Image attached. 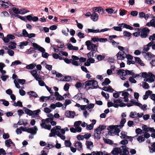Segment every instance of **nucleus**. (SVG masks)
<instances>
[{
    "label": "nucleus",
    "instance_id": "29",
    "mask_svg": "<svg viewBox=\"0 0 155 155\" xmlns=\"http://www.w3.org/2000/svg\"><path fill=\"white\" fill-rule=\"evenodd\" d=\"M107 107H114L115 108H117L119 107V105L117 104H114L113 102H108L107 103Z\"/></svg>",
    "mask_w": 155,
    "mask_h": 155
},
{
    "label": "nucleus",
    "instance_id": "1",
    "mask_svg": "<svg viewBox=\"0 0 155 155\" xmlns=\"http://www.w3.org/2000/svg\"><path fill=\"white\" fill-rule=\"evenodd\" d=\"M85 44L87 46V49L91 51L90 52L87 54V57L88 58L95 57L97 55L96 53L98 51L97 45L92 43L90 40L87 41L85 42Z\"/></svg>",
    "mask_w": 155,
    "mask_h": 155
},
{
    "label": "nucleus",
    "instance_id": "19",
    "mask_svg": "<svg viewBox=\"0 0 155 155\" xmlns=\"http://www.w3.org/2000/svg\"><path fill=\"white\" fill-rule=\"evenodd\" d=\"M32 113L31 116L32 118L38 117H39L38 113L41 112L40 109H38L36 110L32 111Z\"/></svg>",
    "mask_w": 155,
    "mask_h": 155
},
{
    "label": "nucleus",
    "instance_id": "41",
    "mask_svg": "<svg viewBox=\"0 0 155 155\" xmlns=\"http://www.w3.org/2000/svg\"><path fill=\"white\" fill-rule=\"evenodd\" d=\"M77 32H78L77 35L80 38H84V34L82 33L80 30H78Z\"/></svg>",
    "mask_w": 155,
    "mask_h": 155
},
{
    "label": "nucleus",
    "instance_id": "9",
    "mask_svg": "<svg viewBox=\"0 0 155 155\" xmlns=\"http://www.w3.org/2000/svg\"><path fill=\"white\" fill-rule=\"evenodd\" d=\"M38 70H33L30 71V72L32 75L35 78L36 80L38 79H41L39 75L37 73Z\"/></svg>",
    "mask_w": 155,
    "mask_h": 155
},
{
    "label": "nucleus",
    "instance_id": "4",
    "mask_svg": "<svg viewBox=\"0 0 155 155\" xmlns=\"http://www.w3.org/2000/svg\"><path fill=\"white\" fill-rule=\"evenodd\" d=\"M150 31V29L147 27H144L142 28L140 32V36L142 38H146Z\"/></svg>",
    "mask_w": 155,
    "mask_h": 155
},
{
    "label": "nucleus",
    "instance_id": "8",
    "mask_svg": "<svg viewBox=\"0 0 155 155\" xmlns=\"http://www.w3.org/2000/svg\"><path fill=\"white\" fill-rule=\"evenodd\" d=\"M119 93H122V96L123 97V98L124 99V101L127 102L128 101V96L129 94V93L125 90L123 91L119 92Z\"/></svg>",
    "mask_w": 155,
    "mask_h": 155
},
{
    "label": "nucleus",
    "instance_id": "35",
    "mask_svg": "<svg viewBox=\"0 0 155 155\" xmlns=\"http://www.w3.org/2000/svg\"><path fill=\"white\" fill-rule=\"evenodd\" d=\"M117 126L118 125L114 126V127L113 128V129L114 130L115 134H118V135H119L118 134L120 131V130L118 128L119 127Z\"/></svg>",
    "mask_w": 155,
    "mask_h": 155
},
{
    "label": "nucleus",
    "instance_id": "55",
    "mask_svg": "<svg viewBox=\"0 0 155 155\" xmlns=\"http://www.w3.org/2000/svg\"><path fill=\"white\" fill-rule=\"evenodd\" d=\"M137 140L139 142L141 143L144 141L145 138L140 136L137 138Z\"/></svg>",
    "mask_w": 155,
    "mask_h": 155
},
{
    "label": "nucleus",
    "instance_id": "23",
    "mask_svg": "<svg viewBox=\"0 0 155 155\" xmlns=\"http://www.w3.org/2000/svg\"><path fill=\"white\" fill-rule=\"evenodd\" d=\"M93 10L98 12L99 13L102 14L104 13V10L103 9L100 7H94L93 8Z\"/></svg>",
    "mask_w": 155,
    "mask_h": 155
},
{
    "label": "nucleus",
    "instance_id": "24",
    "mask_svg": "<svg viewBox=\"0 0 155 155\" xmlns=\"http://www.w3.org/2000/svg\"><path fill=\"white\" fill-rule=\"evenodd\" d=\"M75 86L78 89L81 87H82L84 88H86L85 82L82 84L80 82H78L75 84Z\"/></svg>",
    "mask_w": 155,
    "mask_h": 155
},
{
    "label": "nucleus",
    "instance_id": "59",
    "mask_svg": "<svg viewBox=\"0 0 155 155\" xmlns=\"http://www.w3.org/2000/svg\"><path fill=\"white\" fill-rule=\"evenodd\" d=\"M105 58V56L101 54H99L97 55V59L98 61H101L104 59Z\"/></svg>",
    "mask_w": 155,
    "mask_h": 155
},
{
    "label": "nucleus",
    "instance_id": "20",
    "mask_svg": "<svg viewBox=\"0 0 155 155\" xmlns=\"http://www.w3.org/2000/svg\"><path fill=\"white\" fill-rule=\"evenodd\" d=\"M153 41H151L148 43L147 45H144L143 46V51L147 52L149 49L150 47L153 44Z\"/></svg>",
    "mask_w": 155,
    "mask_h": 155
},
{
    "label": "nucleus",
    "instance_id": "44",
    "mask_svg": "<svg viewBox=\"0 0 155 155\" xmlns=\"http://www.w3.org/2000/svg\"><path fill=\"white\" fill-rule=\"evenodd\" d=\"M142 53H145L146 54V55L147 56L146 58V59H147L148 60H150L152 58V55L149 52L146 53L144 51H142Z\"/></svg>",
    "mask_w": 155,
    "mask_h": 155
},
{
    "label": "nucleus",
    "instance_id": "37",
    "mask_svg": "<svg viewBox=\"0 0 155 155\" xmlns=\"http://www.w3.org/2000/svg\"><path fill=\"white\" fill-rule=\"evenodd\" d=\"M110 82V81L108 78H106L105 79L104 81L102 83V85L103 86L107 85H108Z\"/></svg>",
    "mask_w": 155,
    "mask_h": 155
},
{
    "label": "nucleus",
    "instance_id": "26",
    "mask_svg": "<svg viewBox=\"0 0 155 155\" xmlns=\"http://www.w3.org/2000/svg\"><path fill=\"white\" fill-rule=\"evenodd\" d=\"M117 74L120 75V77L126 76L125 70L124 69H119L117 71Z\"/></svg>",
    "mask_w": 155,
    "mask_h": 155
},
{
    "label": "nucleus",
    "instance_id": "15",
    "mask_svg": "<svg viewBox=\"0 0 155 155\" xmlns=\"http://www.w3.org/2000/svg\"><path fill=\"white\" fill-rule=\"evenodd\" d=\"M146 25L147 26H152L155 28V16H153V19L150 22L147 23Z\"/></svg>",
    "mask_w": 155,
    "mask_h": 155
},
{
    "label": "nucleus",
    "instance_id": "46",
    "mask_svg": "<svg viewBox=\"0 0 155 155\" xmlns=\"http://www.w3.org/2000/svg\"><path fill=\"white\" fill-rule=\"evenodd\" d=\"M123 28H125L127 29H129L130 30H132L133 29V28L132 27L129 25L125 24L123 26Z\"/></svg>",
    "mask_w": 155,
    "mask_h": 155
},
{
    "label": "nucleus",
    "instance_id": "50",
    "mask_svg": "<svg viewBox=\"0 0 155 155\" xmlns=\"http://www.w3.org/2000/svg\"><path fill=\"white\" fill-rule=\"evenodd\" d=\"M37 81H38V84L41 86H44L45 85V82L41 80V79H38Z\"/></svg>",
    "mask_w": 155,
    "mask_h": 155
},
{
    "label": "nucleus",
    "instance_id": "10",
    "mask_svg": "<svg viewBox=\"0 0 155 155\" xmlns=\"http://www.w3.org/2000/svg\"><path fill=\"white\" fill-rule=\"evenodd\" d=\"M75 114V113L74 111H71L69 110L67 111L65 113V115L66 117L71 118H74Z\"/></svg>",
    "mask_w": 155,
    "mask_h": 155
},
{
    "label": "nucleus",
    "instance_id": "3",
    "mask_svg": "<svg viewBox=\"0 0 155 155\" xmlns=\"http://www.w3.org/2000/svg\"><path fill=\"white\" fill-rule=\"evenodd\" d=\"M86 87H88V89H96L98 87L97 81L94 80H89L85 82Z\"/></svg>",
    "mask_w": 155,
    "mask_h": 155
},
{
    "label": "nucleus",
    "instance_id": "43",
    "mask_svg": "<svg viewBox=\"0 0 155 155\" xmlns=\"http://www.w3.org/2000/svg\"><path fill=\"white\" fill-rule=\"evenodd\" d=\"M149 75L146 72H143L142 73V75L143 78H147L149 76H150V77H152L153 75L152 73H149Z\"/></svg>",
    "mask_w": 155,
    "mask_h": 155
},
{
    "label": "nucleus",
    "instance_id": "57",
    "mask_svg": "<svg viewBox=\"0 0 155 155\" xmlns=\"http://www.w3.org/2000/svg\"><path fill=\"white\" fill-rule=\"evenodd\" d=\"M142 86L145 89H147L149 88V84L146 82L143 83Z\"/></svg>",
    "mask_w": 155,
    "mask_h": 155
},
{
    "label": "nucleus",
    "instance_id": "53",
    "mask_svg": "<svg viewBox=\"0 0 155 155\" xmlns=\"http://www.w3.org/2000/svg\"><path fill=\"white\" fill-rule=\"evenodd\" d=\"M103 140L104 142L107 143L111 144H113L112 141L109 139H106L104 138H103Z\"/></svg>",
    "mask_w": 155,
    "mask_h": 155
},
{
    "label": "nucleus",
    "instance_id": "22",
    "mask_svg": "<svg viewBox=\"0 0 155 155\" xmlns=\"http://www.w3.org/2000/svg\"><path fill=\"white\" fill-rule=\"evenodd\" d=\"M54 96L56 97V99L58 101H61L64 99V97L60 95L57 92L54 93Z\"/></svg>",
    "mask_w": 155,
    "mask_h": 155
},
{
    "label": "nucleus",
    "instance_id": "64",
    "mask_svg": "<svg viewBox=\"0 0 155 155\" xmlns=\"http://www.w3.org/2000/svg\"><path fill=\"white\" fill-rule=\"evenodd\" d=\"M7 53L11 56H13L14 54V51L10 49H8Z\"/></svg>",
    "mask_w": 155,
    "mask_h": 155
},
{
    "label": "nucleus",
    "instance_id": "34",
    "mask_svg": "<svg viewBox=\"0 0 155 155\" xmlns=\"http://www.w3.org/2000/svg\"><path fill=\"white\" fill-rule=\"evenodd\" d=\"M126 122V119L125 118H123L121 119L120 124L117 126L120 127V128H122L124 126V124Z\"/></svg>",
    "mask_w": 155,
    "mask_h": 155
},
{
    "label": "nucleus",
    "instance_id": "61",
    "mask_svg": "<svg viewBox=\"0 0 155 155\" xmlns=\"http://www.w3.org/2000/svg\"><path fill=\"white\" fill-rule=\"evenodd\" d=\"M57 135L58 137H60V138L63 140H64L65 138V136L63 135L62 134H61L59 132H58L57 133Z\"/></svg>",
    "mask_w": 155,
    "mask_h": 155
},
{
    "label": "nucleus",
    "instance_id": "60",
    "mask_svg": "<svg viewBox=\"0 0 155 155\" xmlns=\"http://www.w3.org/2000/svg\"><path fill=\"white\" fill-rule=\"evenodd\" d=\"M64 144L66 147H70L71 145V143L70 141L68 140H65L64 141Z\"/></svg>",
    "mask_w": 155,
    "mask_h": 155
},
{
    "label": "nucleus",
    "instance_id": "18",
    "mask_svg": "<svg viewBox=\"0 0 155 155\" xmlns=\"http://www.w3.org/2000/svg\"><path fill=\"white\" fill-rule=\"evenodd\" d=\"M114 127L113 125H110L108 127V130H109L108 132V134L109 135L113 136L115 134V132L114 130L113 129Z\"/></svg>",
    "mask_w": 155,
    "mask_h": 155
},
{
    "label": "nucleus",
    "instance_id": "27",
    "mask_svg": "<svg viewBox=\"0 0 155 155\" xmlns=\"http://www.w3.org/2000/svg\"><path fill=\"white\" fill-rule=\"evenodd\" d=\"M2 104L6 107L8 106L9 103L8 101L5 99H0V104Z\"/></svg>",
    "mask_w": 155,
    "mask_h": 155
},
{
    "label": "nucleus",
    "instance_id": "47",
    "mask_svg": "<svg viewBox=\"0 0 155 155\" xmlns=\"http://www.w3.org/2000/svg\"><path fill=\"white\" fill-rule=\"evenodd\" d=\"M35 48H30L28 49L27 51H26V53L27 54H30L34 52L35 51Z\"/></svg>",
    "mask_w": 155,
    "mask_h": 155
},
{
    "label": "nucleus",
    "instance_id": "63",
    "mask_svg": "<svg viewBox=\"0 0 155 155\" xmlns=\"http://www.w3.org/2000/svg\"><path fill=\"white\" fill-rule=\"evenodd\" d=\"M152 147V148L150 149V152L151 153L155 152V142L153 143Z\"/></svg>",
    "mask_w": 155,
    "mask_h": 155
},
{
    "label": "nucleus",
    "instance_id": "62",
    "mask_svg": "<svg viewBox=\"0 0 155 155\" xmlns=\"http://www.w3.org/2000/svg\"><path fill=\"white\" fill-rule=\"evenodd\" d=\"M137 113L136 112H131L130 113L129 117L132 118L135 117V116L137 115Z\"/></svg>",
    "mask_w": 155,
    "mask_h": 155
},
{
    "label": "nucleus",
    "instance_id": "58",
    "mask_svg": "<svg viewBox=\"0 0 155 155\" xmlns=\"http://www.w3.org/2000/svg\"><path fill=\"white\" fill-rule=\"evenodd\" d=\"M22 37H27L28 34L25 29H24L22 30Z\"/></svg>",
    "mask_w": 155,
    "mask_h": 155
},
{
    "label": "nucleus",
    "instance_id": "56",
    "mask_svg": "<svg viewBox=\"0 0 155 155\" xmlns=\"http://www.w3.org/2000/svg\"><path fill=\"white\" fill-rule=\"evenodd\" d=\"M91 155H103V153L101 151H94L91 153Z\"/></svg>",
    "mask_w": 155,
    "mask_h": 155
},
{
    "label": "nucleus",
    "instance_id": "33",
    "mask_svg": "<svg viewBox=\"0 0 155 155\" xmlns=\"http://www.w3.org/2000/svg\"><path fill=\"white\" fill-rule=\"evenodd\" d=\"M82 93L78 94L74 97V98L77 100H80L83 99Z\"/></svg>",
    "mask_w": 155,
    "mask_h": 155
},
{
    "label": "nucleus",
    "instance_id": "48",
    "mask_svg": "<svg viewBox=\"0 0 155 155\" xmlns=\"http://www.w3.org/2000/svg\"><path fill=\"white\" fill-rule=\"evenodd\" d=\"M87 109L89 110L90 109H92L94 107V104L92 103H91L89 104H86Z\"/></svg>",
    "mask_w": 155,
    "mask_h": 155
},
{
    "label": "nucleus",
    "instance_id": "16",
    "mask_svg": "<svg viewBox=\"0 0 155 155\" xmlns=\"http://www.w3.org/2000/svg\"><path fill=\"white\" fill-rule=\"evenodd\" d=\"M101 132L99 130H97V129H96L94 130V136L96 139L99 140L101 138Z\"/></svg>",
    "mask_w": 155,
    "mask_h": 155
},
{
    "label": "nucleus",
    "instance_id": "11",
    "mask_svg": "<svg viewBox=\"0 0 155 155\" xmlns=\"http://www.w3.org/2000/svg\"><path fill=\"white\" fill-rule=\"evenodd\" d=\"M5 145L8 147H12L13 148H14L15 147V144L10 139L7 140L5 141Z\"/></svg>",
    "mask_w": 155,
    "mask_h": 155
},
{
    "label": "nucleus",
    "instance_id": "7",
    "mask_svg": "<svg viewBox=\"0 0 155 155\" xmlns=\"http://www.w3.org/2000/svg\"><path fill=\"white\" fill-rule=\"evenodd\" d=\"M113 101L114 104H117L119 107H123L126 106V104L122 102V100L120 98H118L117 99L114 98Z\"/></svg>",
    "mask_w": 155,
    "mask_h": 155
},
{
    "label": "nucleus",
    "instance_id": "52",
    "mask_svg": "<svg viewBox=\"0 0 155 155\" xmlns=\"http://www.w3.org/2000/svg\"><path fill=\"white\" fill-rule=\"evenodd\" d=\"M12 10L15 13L17 14H19L20 9L15 7H13Z\"/></svg>",
    "mask_w": 155,
    "mask_h": 155
},
{
    "label": "nucleus",
    "instance_id": "30",
    "mask_svg": "<svg viewBox=\"0 0 155 155\" xmlns=\"http://www.w3.org/2000/svg\"><path fill=\"white\" fill-rule=\"evenodd\" d=\"M93 143L91 141H86V145L87 148L89 149H91V148L93 147Z\"/></svg>",
    "mask_w": 155,
    "mask_h": 155
},
{
    "label": "nucleus",
    "instance_id": "32",
    "mask_svg": "<svg viewBox=\"0 0 155 155\" xmlns=\"http://www.w3.org/2000/svg\"><path fill=\"white\" fill-rule=\"evenodd\" d=\"M23 109H25V113L29 115V116H31L32 115V111L31 110L29 109L28 108H27L26 107H24Z\"/></svg>",
    "mask_w": 155,
    "mask_h": 155
},
{
    "label": "nucleus",
    "instance_id": "2",
    "mask_svg": "<svg viewBox=\"0 0 155 155\" xmlns=\"http://www.w3.org/2000/svg\"><path fill=\"white\" fill-rule=\"evenodd\" d=\"M128 149L126 146H123L121 147L120 148H115L111 153L114 155H118V154L120 155H127L129 153Z\"/></svg>",
    "mask_w": 155,
    "mask_h": 155
},
{
    "label": "nucleus",
    "instance_id": "42",
    "mask_svg": "<svg viewBox=\"0 0 155 155\" xmlns=\"http://www.w3.org/2000/svg\"><path fill=\"white\" fill-rule=\"evenodd\" d=\"M22 64V63L19 60L15 61H14L12 62V63L11 65V66H15V65H17L18 64Z\"/></svg>",
    "mask_w": 155,
    "mask_h": 155
},
{
    "label": "nucleus",
    "instance_id": "12",
    "mask_svg": "<svg viewBox=\"0 0 155 155\" xmlns=\"http://www.w3.org/2000/svg\"><path fill=\"white\" fill-rule=\"evenodd\" d=\"M139 17L141 18H144L146 20L150 18L151 15L150 14H145L143 12H140L139 14Z\"/></svg>",
    "mask_w": 155,
    "mask_h": 155
},
{
    "label": "nucleus",
    "instance_id": "25",
    "mask_svg": "<svg viewBox=\"0 0 155 155\" xmlns=\"http://www.w3.org/2000/svg\"><path fill=\"white\" fill-rule=\"evenodd\" d=\"M134 59L136 63H138L141 66H144V64L142 63V61L138 57H135Z\"/></svg>",
    "mask_w": 155,
    "mask_h": 155
},
{
    "label": "nucleus",
    "instance_id": "17",
    "mask_svg": "<svg viewBox=\"0 0 155 155\" xmlns=\"http://www.w3.org/2000/svg\"><path fill=\"white\" fill-rule=\"evenodd\" d=\"M91 19L94 21H97L98 19V15L95 12H93L91 17Z\"/></svg>",
    "mask_w": 155,
    "mask_h": 155
},
{
    "label": "nucleus",
    "instance_id": "38",
    "mask_svg": "<svg viewBox=\"0 0 155 155\" xmlns=\"http://www.w3.org/2000/svg\"><path fill=\"white\" fill-rule=\"evenodd\" d=\"M29 12V11H28L24 8H22L20 9L19 14L23 15L28 12Z\"/></svg>",
    "mask_w": 155,
    "mask_h": 155
},
{
    "label": "nucleus",
    "instance_id": "6",
    "mask_svg": "<svg viewBox=\"0 0 155 155\" xmlns=\"http://www.w3.org/2000/svg\"><path fill=\"white\" fill-rule=\"evenodd\" d=\"M127 133L124 131H122L120 133L121 136L120 137L122 139H129L130 141H132L133 140V138L134 137H132L131 136H128L127 135Z\"/></svg>",
    "mask_w": 155,
    "mask_h": 155
},
{
    "label": "nucleus",
    "instance_id": "14",
    "mask_svg": "<svg viewBox=\"0 0 155 155\" xmlns=\"http://www.w3.org/2000/svg\"><path fill=\"white\" fill-rule=\"evenodd\" d=\"M32 45L34 47L36 48L37 50H38L39 51L42 52V53L44 52V51H45V50L44 48L41 47L36 43H33L32 44Z\"/></svg>",
    "mask_w": 155,
    "mask_h": 155
},
{
    "label": "nucleus",
    "instance_id": "21",
    "mask_svg": "<svg viewBox=\"0 0 155 155\" xmlns=\"http://www.w3.org/2000/svg\"><path fill=\"white\" fill-rule=\"evenodd\" d=\"M74 146L79 151H80L82 150V144L80 141H78L75 143L74 144Z\"/></svg>",
    "mask_w": 155,
    "mask_h": 155
},
{
    "label": "nucleus",
    "instance_id": "28",
    "mask_svg": "<svg viewBox=\"0 0 155 155\" xmlns=\"http://www.w3.org/2000/svg\"><path fill=\"white\" fill-rule=\"evenodd\" d=\"M27 94L30 96V98L31 97H33L36 98L38 97V94L35 92L32 91H30L28 92Z\"/></svg>",
    "mask_w": 155,
    "mask_h": 155
},
{
    "label": "nucleus",
    "instance_id": "5",
    "mask_svg": "<svg viewBox=\"0 0 155 155\" xmlns=\"http://www.w3.org/2000/svg\"><path fill=\"white\" fill-rule=\"evenodd\" d=\"M118 60H123L126 58V53L124 51H119L116 55Z\"/></svg>",
    "mask_w": 155,
    "mask_h": 155
},
{
    "label": "nucleus",
    "instance_id": "54",
    "mask_svg": "<svg viewBox=\"0 0 155 155\" xmlns=\"http://www.w3.org/2000/svg\"><path fill=\"white\" fill-rule=\"evenodd\" d=\"M71 79V77L70 76H65L64 77V79H61V80L62 81L68 82L70 81Z\"/></svg>",
    "mask_w": 155,
    "mask_h": 155
},
{
    "label": "nucleus",
    "instance_id": "45",
    "mask_svg": "<svg viewBox=\"0 0 155 155\" xmlns=\"http://www.w3.org/2000/svg\"><path fill=\"white\" fill-rule=\"evenodd\" d=\"M71 63L73 65L75 66H78L79 65L81 66V64L80 63H79V62L75 61H73L72 60V61H71Z\"/></svg>",
    "mask_w": 155,
    "mask_h": 155
},
{
    "label": "nucleus",
    "instance_id": "31",
    "mask_svg": "<svg viewBox=\"0 0 155 155\" xmlns=\"http://www.w3.org/2000/svg\"><path fill=\"white\" fill-rule=\"evenodd\" d=\"M85 31L87 33H98V29H91L88 28L85 30Z\"/></svg>",
    "mask_w": 155,
    "mask_h": 155
},
{
    "label": "nucleus",
    "instance_id": "36",
    "mask_svg": "<svg viewBox=\"0 0 155 155\" xmlns=\"http://www.w3.org/2000/svg\"><path fill=\"white\" fill-rule=\"evenodd\" d=\"M36 66V65L34 63H32L27 65L25 68L28 69H32Z\"/></svg>",
    "mask_w": 155,
    "mask_h": 155
},
{
    "label": "nucleus",
    "instance_id": "13",
    "mask_svg": "<svg viewBox=\"0 0 155 155\" xmlns=\"http://www.w3.org/2000/svg\"><path fill=\"white\" fill-rule=\"evenodd\" d=\"M38 128L36 126H35L31 128H28V133L33 134H36L37 133Z\"/></svg>",
    "mask_w": 155,
    "mask_h": 155
},
{
    "label": "nucleus",
    "instance_id": "39",
    "mask_svg": "<svg viewBox=\"0 0 155 155\" xmlns=\"http://www.w3.org/2000/svg\"><path fill=\"white\" fill-rule=\"evenodd\" d=\"M12 105L13 106L15 107L18 106L20 107H22L23 106L22 103L20 101H18L17 103H14Z\"/></svg>",
    "mask_w": 155,
    "mask_h": 155
},
{
    "label": "nucleus",
    "instance_id": "40",
    "mask_svg": "<svg viewBox=\"0 0 155 155\" xmlns=\"http://www.w3.org/2000/svg\"><path fill=\"white\" fill-rule=\"evenodd\" d=\"M10 43L11 44V45L8 46V48L11 49H15L16 48V43L13 42H11Z\"/></svg>",
    "mask_w": 155,
    "mask_h": 155
},
{
    "label": "nucleus",
    "instance_id": "51",
    "mask_svg": "<svg viewBox=\"0 0 155 155\" xmlns=\"http://www.w3.org/2000/svg\"><path fill=\"white\" fill-rule=\"evenodd\" d=\"M106 126L104 125H100L99 127L97 128V130H99L101 132L105 128Z\"/></svg>",
    "mask_w": 155,
    "mask_h": 155
},
{
    "label": "nucleus",
    "instance_id": "49",
    "mask_svg": "<svg viewBox=\"0 0 155 155\" xmlns=\"http://www.w3.org/2000/svg\"><path fill=\"white\" fill-rule=\"evenodd\" d=\"M123 35L125 37H130L131 35V34L127 31H125L123 32Z\"/></svg>",
    "mask_w": 155,
    "mask_h": 155
}]
</instances>
